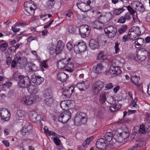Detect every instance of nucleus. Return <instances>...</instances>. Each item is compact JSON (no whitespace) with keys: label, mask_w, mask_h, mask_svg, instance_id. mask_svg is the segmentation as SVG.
I'll use <instances>...</instances> for the list:
<instances>
[{"label":"nucleus","mask_w":150,"mask_h":150,"mask_svg":"<svg viewBox=\"0 0 150 150\" xmlns=\"http://www.w3.org/2000/svg\"><path fill=\"white\" fill-rule=\"evenodd\" d=\"M107 99V100L106 101H107L108 103L110 104L114 103L115 102L114 98L112 96H108V95Z\"/></svg>","instance_id":"45"},{"label":"nucleus","mask_w":150,"mask_h":150,"mask_svg":"<svg viewBox=\"0 0 150 150\" xmlns=\"http://www.w3.org/2000/svg\"><path fill=\"white\" fill-rule=\"evenodd\" d=\"M112 84L111 83H109L106 84L105 86V88L106 89V90L110 89L112 88Z\"/></svg>","instance_id":"61"},{"label":"nucleus","mask_w":150,"mask_h":150,"mask_svg":"<svg viewBox=\"0 0 150 150\" xmlns=\"http://www.w3.org/2000/svg\"><path fill=\"white\" fill-rule=\"evenodd\" d=\"M66 61L64 59L59 61L57 63L58 67L59 69H63L66 68Z\"/></svg>","instance_id":"35"},{"label":"nucleus","mask_w":150,"mask_h":150,"mask_svg":"<svg viewBox=\"0 0 150 150\" xmlns=\"http://www.w3.org/2000/svg\"><path fill=\"white\" fill-rule=\"evenodd\" d=\"M74 90V87L73 86L68 87L65 88L63 91L64 95L67 98L71 96Z\"/></svg>","instance_id":"21"},{"label":"nucleus","mask_w":150,"mask_h":150,"mask_svg":"<svg viewBox=\"0 0 150 150\" xmlns=\"http://www.w3.org/2000/svg\"><path fill=\"white\" fill-rule=\"evenodd\" d=\"M89 46L91 49L93 50L98 48L99 47L98 42L93 39H91L90 40Z\"/></svg>","instance_id":"27"},{"label":"nucleus","mask_w":150,"mask_h":150,"mask_svg":"<svg viewBox=\"0 0 150 150\" xmlns=\"http://www.w3.org/2000/svg\"><path fill=\"white\" fill-rule=\"evenodd\" d=\"M47 62V60H44L43 62H42L40 64V66L42 67L40 68V70L42 71H43L44 68L43 67H44L45 68L47 67V65L46 64V62Z\"/></svg>","instance_id":"46"},{"label":"nucleus","mask_w":150,"mask_h":150,"mask_svg":"<svg viewBox=\"0 0 150 150\" xmlns=\"http://www.w3.org/2000/svg\"><path fill=\"white\" fill-rule=\"evenodd\" d=\"M16 50L15 46H12L11 47L8 48L7 50L8 52L9 53L15 52Z\"/></svg>","instance_id":"51"},{"label":"nucleus","mask_w":150,"mask_h":150,"mask_svg":"<svg viewBox=\"0 0 150 150\" xmlns=\"http://www.w3.org/2000/svg\"><path fill=\"white\" fill-rule=\"evenodd\" d=\"M125 18V20H129L131 18V17L130 16V13L128 12H127L125 14L124 16H123Z\"/></svg>","instance_id":"55"},{"label":"nucleus","mask_w":150,"mask_h":150,"mask_svg":"<svg viewBox=\"0 0 150 150\" xmlns=\"http://www.w3.org/2000/svg\"><path fill=\"white\" fill-rule=\"evenodd\" d=\"M81 2L77 4V6L83 12H86L89 10L88 5L85 0H81Z\"/></svg>","instance_id":"15"},{"label":"nucleus","mask_w":150,"mask_h":150,"mask_svg":"<svg viewBox=\"0 0 150 150\" xmlns=\"http://www.w3.org/2000/svg\"><path fill=\"white\" fill-rule=\"evenodd\" d=\"M131 80L133 83L137 86H140L139 83L140 78L137 76H133L131 78Z\"/></svg>","instance_id":"31"},{"label":"nucleus","mask_w":150,"mask_h":150,"mask_svg":"<svg viewBox=\"0 0 150 150\" xmlns=\"http://www.w3.org/2000/svg\"><path fill=\"white\" fill-rule=\"evenodd\" d=\"M66 46L67 49L69 51L71 50L72 49V45L70 42H68L66 45Z\"/></svg>","instance_id":"64"},{"label":"nucleus","mask_w":150,"mask_h":150,"mask_svg":"<svg viewBox=\"0 0 150 150\" xmlns=\"http://www.w3.org/2000/svg\"><path fill=\"white\" fill-rule=\"evenodd\" d=\"M112 136L113 134L111 132H106L105 135L104 139L107 142H110L112 140Z\"/></svg>","instance_id":"33"},{"label":"nucleus","mask_w":150,"mask_h":150,"mask_svg":"<svg viewBox=\"0 0 150 150\" xmlns=\"http://www.w3.org/2000/svg\"><path fill=\"white\" fill-rule=\"evenodd\" d=\"M112 17V15L110 12L106 14L105 16L103 17L104 23H106L109 21Z\"/></svg>","instance_id":"36"},{"label":"nucleus","mask_w":150,"mask_h":150,"mask_svg":"<svg viewBox=\"0 0 150 150\" xmlns=\"http://www.w3.org/2000/svg\"><path fill=\"white\" fill-rule=\"evenodd\" d=\"M125 18L123 16H121L118 20L117 22L121 24H123L126 22Z\"/></svg>","instance_id":"54"},{"label":"nucleus","mask_w":150,"mask_h":150,"mask_svg":"<svg viewBox=\"0 0 150 150\" xmlns=\"http://www.w3.org/2000/svg\"><path fill=\"white\" fill-rule=\"evenodd\" d=\"M30 70L32 71H35L37 70V68L35 64H31V65L29 67Z\"/></svg>","instance_id":"53"},{"label":"nucleus","mask_w":150,"mask_h":150,"mask_svg":"<svg viewBox=\"0 0 150 150\" xmlns=\"http://www.w3.org/2000/svg\"><path fill=\"white\" fill-rule=\"evenodd\" d=\"M97 58L98 59L104 60L106 59V57L103 53H100L98 54Z\"/></svg>","instance_id":"48"},{"label":"nucleus","mask_w":150,"mask_h":150,"mask_svg":"<svg viewBox=\"0 0 150 150\" xmlns=\"http://www.w3.org/2000/svg\"><path fill=\"white\" fill-rule=\"evenodd\" d=\"M86 114L83 112L78 113L74 118V124L77 126H80L85 124L87 121Z\"/></svg>","instance_id":"1"},{"label":"nucleus","mask_w":150,"mask_h":150,"mask_svg":"<svg viewBox=\"0 0 150 150\" xmlns=\"http://www.w3.org/2000/svg\"><path fill=\"white\" fill-rule=\"evenodd\" d=\"M122 129H117V131L115 133L117 135V138L119 142L122 141L126 139L129 136V134L128 131H123L121 132Z\"/></svg>","instance_id":"11"},{"label":"nucleus","mask_w":150,"mask_h":150,"mask_svg":"<svg viewBox=\"0 0 150 150\" xmlns=\"http://www.w3.org/2000/svg\"><path fill=\"white\" fill-rule=\"evenodd\" d=\"M79 30V35L83 38L88 36L91 32L90 28L87 25L81 26Z\"/></svg>","instance_id":"8"},{"label":"nucleus","mask_w":150,"mask_h":150,"mask_svg":"<svg viewBox=\"0 0 150 150\" xmlns=\"http://www.w3.org/2000/svg\"><path fill=\"white\" fill-rule=\"evenodd\" d=\"M139 132L141 134H144L146 133V131L144 125H140L139 129Z\"/></svg>","instance_id":"50"},{"label":"nucleus","mask_w":150,"mask_h":150,"mask_svg":"<svg viewBox=\"0 0 150 150\" xmlns=\"http://www.w3.org/2000/svg\"><path fill=\"white\" fill-rule=\"evenodd\" d=\"M141 144V143L140 142L138 143V144L135 145L134 146H133L132 147L133 150H137L141 148L142 147V146H139Z\"/></svg>","instance_id":"57"},{"label":"nucleus","mask_w":150,"mask_h":150,"mask_svg":"<svg viewBox=\"0 0 150 150\" xmlns=\"http://www.w3.org/2000/svg\"><path fill=\"white\" fill-rule=\"evenodd\" d=\"M44 79L40 76L34 75L32 76L31 81L32 82L36 85L41 84L43 81Z\"/></svg>","instance_id":"20"},{"label":"nucleus","mask_w":150,"mask_h":150,"mask_svg":"<svg viewBox=\"0 0 150 150\" xmlns=\"http://www.w3.org/2000/svg\"><path fill=\"white\" fill-rule=\"evenodd\" d=\"M107 142L104 139L101 138L99 139L97 141L96 144V147L100 149H105L107 147Z\"/></svg>","instance_id":"16"},{"label":"nucleus","mask_w":150,"mask_h":150,"mask_svg":"<svg viewBox=\"0 0 150 150\" xmlns=\"http://www.w3.org/2000/svg\"><path fill=\"white\" fill-rule=\"evenodd\" d=\"M35 100L33 95H28L24 96L21 100V102L26 105H30L33 104Z\"/></svg>","instance_id":"7"},{"label":"nucleus","mask_w":150,"mask_h":150,"mask_svg":"<svg viewBox=\"0 0 150 150\" xmlns=\"http://www.w3.org/2000/svg\"><path fill=\"white\" fill-rule=\"evenodd\" d=\"M25 10L30 15H32L34 13L36 7L32 3L30 2H26L24 4Z\"/></svg>","instance_id":"12"},{"label":"nucleus","mask_w":150,"mask_h":150,"mask_svg":"<svg viewBox=\"0 0 150 150\" xmlns=\"http://www.w3.org/2000/svg\"><path fill=\"white\" fill-rule=\"evenodd\" d=\"M74 67V64L72 62L66 63V67L67 68L66 69L68 71L71 72Z\"/></svg>","instance_id":"41"},{"label":"nucleus","mask_w":150,"mask_h":150,"mask_svg":"<svg viewBox=\"0 0 150 150\" xmlns=\"http://www.w3.org/2000/svg\"><path fill=\"white\" fill-rule=\"evenodd\" d=\"M138 98L136 97L134 99L132 100V101H131V103L130 104V106L135 107L137 105V101Z\"/></svg>","instance_id":"47"},{"label":"nucleus","mask_w":150,"mask_h":150,"mask_svg":"<svg viewBox=\"0 0 150 150\" xmlns=\"http://www.w3.org/2000/svg\"><path fill=\"white\" fill-rule=\"evenodd\" d=\"M104 32L109 38H114L116 35L117 30L116 28L111 25L108 26L105 28Z\"/></svg>","instance_id":"5"},{"label":"nucleus","mask_w":150,"mask_h":150,"mask_svg":"<svg viewBox=\"0 0 150 150\" xmlns=\"http://www.w3.org/2000/svg\"><path fill=\"white\" fill-rule=\"evenodd\" d=\"M29 117L30 120L33 122H35L36 121L40 122L41 120L44 121L43 116L38 115L34 111H30L29 114Z\"/></svg>","instance_id":"9"},{"label":"nucleus","mask_w":150,"mask_h":150,"mask_svg":"<svg viewBox=\"0 0 150 150\" xmlns=\"http://www.w3.org/2000/svg\"><path fill=\"white\" fill-rule=\"evenodd\" d=\"M54 141L56 145H59L60 144V140L58 138H55L54 139Z\"/></svg>","instance_id":"62"},{"label":"nucleus","mask_w":150,"mask_h":150,"mask_svg":"<svg viewBox=\"0 0 150 150\" xmlns=\"http://www.w3.org/2000/svg\"><path fill=\"white\" fill-rule=\"evenodd\" d=\"M127 29L128 27L127 25H122L121 27L119 28L118 30V32L120 34H121L125 32L127 30Z\"/></svg>","instance_id":"40"},{"label":"nucleus","mask_w":150,"mask_h":150,"mask_svg":"<svg viewBox=\"0 0 150 150\" xmlns=\"http://www.w3.org/2000/svg\"><path fill=\"white\" fill-rule=\"evenodd\" d=\"M22 75H19L18 73L16 72L13 74L12 77L16 81H19L20 79V76Z\"/></svg>","instance_id":"43"},{"label":"nucleus","mask_w":150,"mask_h":150,"mask_svg":"<svg viewBox=\"0 0 150 150\" xmlns=\"http://www.w3.org/2000/svg\"><path fill=\"white\" fill-rule=\"evenodd\" d=\"M24 116V112L21 110H18L16 115V120H22Z\"/></svg>","instance_id":"32"},{"label":"nucleus","mask_w":150,"mask_h":150,"mask_svg":"<svg viewBox=\"0 0 150 150\" xmlns=\"http://www.w3.org/2000/svg\"><path fill=\"white\" fill-rule=\"evenodd\" d=\"M67 30L70 33H73L74 32V28L72 26H69L67 29Z\"/></svg>","instance_id":"58"},{"label":"nucleus","mask_w":150,"mask_h":150,"mask_svg":"<svg viewBox=\"0 0 150 150\" xmlns=\"http://www.w3.org/2000/svg\"><path fill=\"white\" fill-rule=\"evenodd\" d=\"M118 102L119 101L115 100L114 103L110 106L109 110L111 112H115L121 108V105Z\"/></svg>","instance_id":"19"},{"label":"nucleus","mask_w":150,"mask_h":150,"mask_svg":"<svg viewBox=\"0 0 150 150\" xmlns=\"http://www.w3.org/2000/svg\"><path fill=\"white\" fill-rule=\"evenodd\" d=\"M93 138V137H91L87 138L83 144V147H87L90 142L92 141Z\"/></svg>","instance_id":"37"},{"label":"nucleus","mask_w":150,"mask_h":150,"mask_svg":"<svg viewBox=\"0 0 150 150\" xmlns=\"http://www.w3.org/2000/svg\"><path fill=\"white\" fill-rule=\"evenodd\" d=\"M62 49H60L59 47H56L55 50V53L56 54H59L62 51Z\"/></svg>","instance_id":"60"},{"label":"nucleus","mask_w":150,"mask_h":150,"mask_svg":"<svg viewBox=\"0 0 150 150\" xmlns=\"http://www.w3.org/2000/svg\"><path fill=\"white\" fill-rule=\"evenodd\" d=\"M31 84V82L29 77L23 75L20 76V79L18 83L19 87L22 88H28Z\"/></svg>","instance_id":"4"},{"label":"nucleus","mask_w":150,"mask_h":150,"mask_svg":"<svg viewBox=\"0 0 150 150\" xmlns=\"http://www.w3.org/2000/svg\"><path fill=\"white\" fill-rule=\"evenodd\" d=\"M44 101L46 105L48 106H51L54 102L53 97L44 99Z\"/></svg>","instance_id":"34"},{"label":"nucleus","mask_w":150,"mask_h":150,"mask_svg":"<svg viewBox=\"0 0 150 150\" xmlns=\"http://www.w3.org/2000/svg\"><path fill=\"white\" fill-rule=\"evenodd\" d=\"M125 7L127 8V9L129 12V13H130V14H131V15L133 16L135 14V13L136 12V11L133 9L129 5L127 7L125 6Z\"/></svg>","instance_id":"44"},{"label":"nucleus","mask_w":150,"mask_h":150,"mask_svg":"<svg viewBox=\"0 0 150 150\" xmlns=\"http://www.w3.org/2000/svg\"><path fill=\"white\" fill-rule=\"evenodd\" d=\"M74 50L76 54H80L85 51L86 49V43L83 41L76 42L74 47Z\"/></svg>","instance_id":"3"},{"label":"nucleus","mask_w":150,"mask_h":150,"mask_svg":"<svg viewBox=\"0 0 150 150\" xmlns=\"http://www.w3.org/2000/svg\"><path fill=\"white\" fill-rule=\"evenodd\" d=\"M108 93L106 92H101L100 95L99 100L101 103L103 104L107 101Z\"/></svg>","instance_id":"28"},{"label":"nucleus","mask_w":150,"mask_h":150,"mask_svg":"<svg viewBox=\"0 0 150 150\" xmlns=\"http://www.w3.org/2000/svg\"><path fill=\"white\" fill-rule=\"evenodd\" d=\"M8 47L7 42H5L0 44V48H7Z\"/></svg>","instance_id":"59"},{"label":"nucleus","mask_w":150,"mask_h":150,"mask_svg":"<svg viewBox=\"0 0 150 150\" xmlns=\"http://www.w3.org/2000/svg\"><path fill=\"white\" fill-rule=\"evenodd\" d=\"M57 77L59 81L63 82L66 81L68 75L63 72H60L58 74Z\"/></svg>","instance_id":"24"},{"label":"nucleus","mask_w":150,"mask_h":150,"mask_svg":"<svg viewBox=\"0 0 150 150\" xmlns=\"http://www.w3.org/2000/svg\"><path fill=\"white\" fill-rule=\"evenodd\" d=\"M148 52L145 49H142L139 50L137 54L138 59L141 61H144L146 59V56Z\"/></svg>","instance_id":"17"},{"label":"nucleus","mask_w":150,"mask_h":150,"mask_svg":"<svg viewBox=\"0 0 150 150\" xmlns=\"http://www.w3.org/2000/svg\"><path fill=\"white\" fill-rule=\"evenodd\" d=\"M65 100L62 101L60 104V106L63 110H67L68 109V107L67 105Z\"/></svg>","instance_id":"42"},{"label":"nucleus","mask_w":150,"mask_h":150,"mask_svg":"<svg viewBox=\"0 0 150 150\" xmlns=\"http://www.w3.org/2000/svg\"><path fill=\"white\" fill-rule=\"evenodd\" d=\"M103 69V66L101 64L99 63L96 66H94L93 69V71L95 73L98 74L101 72Z\"/></svg>","instance_id":"29"},{"label":"nucleus","mask_w":150,"mask_h":150,"mask_svg":"<svg viewBox=\"0 0 150 150\" xmlns=\"http://www.w3.org/2000/svg\"><path fill=\"white\" fill-rule=\"evenodd\" d=\"M140 34H141V31L139 30V27H138L136 28L133 31L130 32L129 36L131 39L133 40Z\"/></svg>","instance_id":"23"},{"label":"nucleus","mask_w":150,"mask_h":150,"mask_svg":"<svg viewBox=\"0 0 150 150\" xmlns=\"http://www.w3.org/2000/svg\"><path fill=\"white\" fill-rule=\"evenodd\" d=\"M71 113L69 110L61 113L58 118V121L62 123H66L71 118Z\"/></svg>","instance_id":"6"},{"label":"nucleus","mask_w":150,"mask_h":150,"mask_svg":"<svg viewBox=\"0 0 150 150\" xmlns=\"http://www.w3.org/2000/svg\"><path fill=\"white\" fill-rule=\"evenodd\" d=\"M29 87L27 88L28 91L31 94H35L39 91L38 87L37 86L30 85Z\"/></svg>","instance_id":"25"},{"label":"nucleus","mask_w":150,"mask_h":150,"mask_svg":"<svg viewBox=\"0 0 150 150\" xmlns=\"http://www.w3.org/2000/svg\"><path fill=\"white\" fill-rule=\"evenodd\" d=\"M43 96L44 99L53 97L51 90L50 89H45L44 90Z\"/></svg>","instance_id":"30"},{"label":"nucleus","mask_w":150,"mask_h":150,"mask_svg":"<svg viewBox=\"0 0 150 150\" xmlns=\"http://www.w3.org/2000/svg\"><path fill=\"white\" fill-rule=\"evenodd\" d=\"M89 84L90 82L88 81H83L82 83H78L77 86L80 91H83L88 88Z\"/></svg>","instance_id":"18"},{"label":"nucleus","mask_w":150,"mask_h":150,"mask_svg":"<svg viewBox=\"0 0 150 150\" xmlns=\"http://www.w3.org/2000/svg\"><path fill=\"white\" fill-rule=\"evenodd\" d=\"M109 72L111 74L117 75L120 74L121 71L119 67L115 66L112 64L110 67Z\"/></svg>","instance_id":"22"},{"label":"nucleus","mask_w":150,"mask_h":150,"mask_svg":"<svg viewBox=\"0 0 150 150\" xmlns=\"http://www.w3.org/2000/svg\"><path fill=\"white\" fill-rule=\"evenodd\" d=\"M119 43L117 42H116L115 43V46L114 47V48L115 50V52L116 53H117L119 50Z\"/></svg>","instance_id":"56"},{"label":"nucleus","mask_w":150,"mask_h":150,"mask_svg":"<svg viewBox=\"0 0 150 150\" xmlns=\"http://www.w3.org/2000/svg\"><path fill=\"white\" fill-rule=\"evenodd\" d=\"M32 129L31 125H29L24 126L21 131V134L23 135H25L27 133L31 131Z\"/></svg>","instance_id":"26"},{"label":"nucleus","mask_w":150,"mask_h":150,"mask_svg":"<svg viewBox=\"0 0 150 150\" xmlns=\"http://www.w3.org/2000/svg\"><path fill=\"white\" fill-rule=\"evenodd\" d=\"M11 85L12 83L11 82L8 81H7L5 83H3L2 84V86L3 88H7L11 86Z\"/></svg>","instance_id":"49"},{"label":"nucleus","mask_w":150,"mask_h":150,"mask_svg":"<svg viewBox=\"0 0 150 150\" xmlns=\"http://www.w3.org/2000/svg\"><path fill=\"white\" fill-rule=\"evenodd\" d=\"M104 86V83L100 81L96 82L93 85V91L95 94H97L100 92Z\"/></svg>","instance_id":"13"},{"label":"nucleus","mask_w":150,"mask_h":150,"mask_svg":"<svg viewBox=\"0 0 150 150\" xmlns=\"http://www.w3.org/2000/svg\"><path fill=\"white\" fill-rule=\"evenodd\" d=\"M132 4L135 7V9L139 12L143 13L145 11V8L143 5L139 1H134Z\"/></svg>","instance_id":"14"},{"label":"nucleus","mask_w":150,"mask_h":150,"mask_svg":"<svg viewBox=\"0 0 150 150\" xmlns=\"http://www.w3.org/2000/svg\"><path fill=\"white\" fill-rule=\"evenodd\" d=\"M115 8L113 11L114 14L116 15H118L124 11L125 9L123 8Z\"/></svg>","instance_id":"38"},{"label":"nucleus","mask_w":150,"mask_h":150,"mask_svg":"<svg viewBox=\"0 0 150 150\" xmlns=\"http://www.w3.org/2000/svg\"><path fill=\"white\" fill-rule=\"evenodd\" d=\"M103 23H100L98 21H95L92 23V25L94 28L100 29L102 28L100 24Z\"/></svg>","instance_id":"39"},{"label":"nucleus","mask_w":150,"mask_h":150,"mask_svg":"<svg viewBox=\"0 0 150 150\" xmlns=\"http://www.w3.org/2000/svg\"><path fill=\"white\" fill-rule=\"evenodd\" d=\"M14 59L11 62V67L15 68L16 66H20L21 64L25 65L27 63V59L25 57H20V56L16 54L14 57Z\"/></svg>","instance_id":"2"},{"label":"nucleus","mask_w":150,"mask_h":150,"mask_svg":"<svg viewBox=\"0 0 150 150\" xmlns=\"http://www.w3.org/2000/svg\"><path fill=\"white\" fill-rule=\"evenodd\" d=\"M0 116L1 120L4 122L9 120L11 116L10 111L6 108H2L0 110Z\"/></svg>","instance_id":"10"},{"label":"nucleus","mask_w":150,"mask_h":150,"mask_svg":"<svg viewBox=\"0 0 150 150\" xmlns=\"http://www.w3.org/2000/svg\"><path fill=\"white\" fill-rule=\"evenodd\" d=\"M87 2L88 5L89 6H91V4H92L93 3L95 4V0H86Z\"/></svg>","instance_id":"63"},{"label":"nucleus","mask_w":150,"mask_h":150,"mask_svg":"<svg viewBox=\"0 0 150 150\" xmlns=\"http://www.w3.org/2000/svg\"><path fill=\"white\" fill-rule=\"evenodd\" d=\"M64 45L63 42L61 41L60 40L58 42L57 47H59L60 49H63L64 47Z\"/></svg>","instance_id":"52"}]
</instances>
